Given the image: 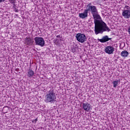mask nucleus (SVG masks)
Listing matches in <instances>:
<instances>
[{
    "instance_id": "nucleus-1",
    "label": "nucleus",
    "mask_w": 130,
    "mask_h": 130,
    "mask_svg": "<svg viewBox=\"0 0 130 130\" xmlns=\"http://www.w3.org/2000/svg\"><path fill=\"white\" fill-rule=\"evenodd\" d=\"M93 19L95 25L94 32L96 35L102 34L103 32H109L111 30L107 26V24L101 19V17H93Z\"/></svg>"
},
{
    "instance_id": "nucleus-2",
    "label": "nucleus",
    "mask_w": 130,
    "mask_h": 130,
    "mask_svg": "<svg viewBox=\"0 0 130 130\" xmlns=\"http://www.w3.org/2000/svg\"><path fill=\"white\" fill-rule=\"evenodd\" d=\"M88 11H90L91 12L93 17H100L96 7L90 5L86 6V9L84 10L83 13L79 14V17H88Z\"/></svg>"
},
{
    "instance_id": "nucleus-3",
    "label": "nucleus",
    "mask_w": 130,
    "mask_h": 130,
    "mask_svg": "<svg viewBox=\"0 0 130 130\" xmlns=\"http://www.w3.org/2000/svg\"><path fill=\"white\" fill-rule=\"evenodd\" d=\"M46 103H54L56 101V96L53 89H51L45 95L44 100Z\"/></svg>"
},
{
    "instance_id": "nucleus-4",
    "label": "nucleus",
    "mask_w": 130,
    "mask_h": 130,
    "mask_svg": "<svg viewBox=\"0 0 130 130\" xmlns=\"http://www.w3.org/2000/svg\"><path fill=\"white\" fill-rule=\"evenodd\" d=\"M77 41L80 42V43H84L85 41H87V38L84 34L78 33L76 36Z\"/></svg>"
},
{
    "instance_id": "nucleus-5",
    "label": "nucleus",
    "mask_w": 130,
    "mask_h": 130,
    "mask_svg": "<svg viewBox=\"0 0 130 130\" xmlns=\"http://www.w3.org/2000/svg\"><path fill=\"white\" fill-rule=\"evenodd\" d=\"M35 41L36 45H39V46H41V47H43L45 45V41L43 38L36 37L35 38Z\"/></svg>"
},
{
    "instance_id": "nucleus-6",
    "label": "nucleus",
    "mask_w": 130,
    "mask_h": 130,
    "mask_svg": "<svg viewBox=\"0 0 130 130\" xmlns=\"http://www.w3.org/2000/svg\"><path fill=\"white\" fill-rule=\"evenodd\" d=\"M105 52L108 54H113L114 52V47L112 46H108L105 48Z\"/></svg>"
},
{
    "instance_id": "nucleus-7",
    "label": "nucleus",
    "mask_w": 130,
    "mask_h": 130,
    "mask_svg": "<svg viewBox=\"0 0 130 130\" xmlns=\"http://www.w3.org/2000/svg\"><path fill=\"white\" fill-rule=\"evenodd\" d=\"M125 10H124L122 13V15L123 17H130V7L129 6H125Z\"/></svg>"
},
{
    "instance_id": "nucleus-8",
    "label": "nucleus",
    "mask_w": 130,
    "mask_h": 130,
    "mask_svg": "<svg viewBox=\"0 0 130 130\" xmlns=\"http://www.w3.org/2000/svg\"><path fill=\"white\" fill-rule=\"evenodd\" d=\"M83 108L84 110L85 111H89L90 109H91V105H90L89 103H83Z\"/></svg>"
},
{
    "instance_id": "nucleus-9",
    "label": "nucleus",
    "mask_w": 130,
    "mask_h": 130,
    "mask_svg": "<svg viewBox=\"0 0 130 130\" xmlns=\"http://www.w3.org/2000/svg\"><path fill=\"white\" fill-rule=\"evenodd\" d=\"M100 42H102V43H104L105 42H107V41H109V40H111V38H108V36H105L103 37L102 39L99 40Z\"/></svg>"
},
{
    "instance_id": "nucleus-10",
    "label": "nucleus",
    "mask_w": 130,
    "mask_h": 130,
    "mask_svg": "<svg viewBox=\"0 0 130 130\" xmlns=\"http://www.w3.org/2000/svg\"><path fill=\"white\" fill-rule=\"evenodd\" d=\"M25 41V44H27V45H32V44H33V42H34V41L30 38H26Z\"/></svg>"
},
{
    "instance_id": "nucleus-11",
    "label": "nucleus",
    "mask_w": 130,
    "mask_h": 130,
    "mask_svg": "<svg viewBox=\"0 0 130 130\" xmlns=\"http://www.w3.org/2000/svg\"><path fill=\"white\" fill-rule=\"evenodd\" d=\"M27 76L28 78H33V76H34V71H33L32 70H31L30 69H29L27 71Z\"/></svg>"
},
{
    "instance_id": "nucleus-12",
    "label": "nucleus",
    "mask_w": 130,
    "mask_h": 130,
    "mask_svg": "<svg viewBox=\"0 0 130 130\" xmlns=\"http://www.w3.org/2000/svg\"><path fill=\"white\" fill-rule=\"evenodd\" d=\"M128 55V52L127 51H123L121 53V56L122 57H126Z\"/></svg>"
},
{
    "instance_id": "nucleus-13",
    "label": "nucleus",
    "mask_w": 130,
    "mask_h": 130,
    "mask_svg": "<svg viewBox=\"0 0 130 130\" xmlns=\"http://www.w3.org/2000/svg\"><path fill=\"white\" fill-rule=\"evenodd\" d=\"M118 84V80L114 81L113 82V87L114 88H116L117 86V85Z\"/></svg>"
},
{
    "instance_id": "nucleus-14",
    "label": "nucleus",
    "mask_w": 130,
    "mask_h": 130,
    "mask_svg": "<svg viewBox=\"0 0 130 130\" xmlns=\"http://www.w3.org/2000/svg\"><path fill=\"white\" fill-rule=\"evenodd\" d=\"M76 49H77V47H74L72 48V52H76Z\"/></svg>"
},
{
    "instance_id": "nucleus-15",
    "label": "nucleus",
    "mask_w": 130,
    "mask_h": 130,
    "mask_svg": "<svg viewBox=\"0 0 130 130\" xmlns=\"http://www.w3.org/2000/svg\"><path fill=\"white\" fill-rule=\"evenodd\" d=\"M37 120H38V119L36 118V119L32 120V122H34L35 123H36V122H37Z\"/></svg>"
},
{
    "instance_id": "nucleus-16",
    "label": "nucleus",
    "mask_w": 130,
    "mask_h": 130,
    "mask_svg": "<svg viewBox=\"0 0 130 130\" xmlns=\"http://www.w3.org/2000/svg\"><path fill=\"white\" fill-rule=\"evenodd\" d=\"M128 33H129V35H130V26L128 28Z\"/></svg>"
},
{
    "instance_id": "nucleus-17",
    "label": "nucleus",
    "mask_w": 130,
    "mask_h": 130,
    "mask_svg": "<svg viewBox=\"0 0 130 130\" xmlns=\"http://www.w3.org/2000/svg\"><path fill=\"white\" fill-rule=\"evenodd\" d=\"M6 0H0V3H3V2H5Z\"/></svg>"
},
{
    "instance_id": "nucleus-18",
    "label": "nucleus",
    "mask_w": 130,
    "mask_h": 130,
    "mask_svg": "<svg viewBox=\"0 0 130 130\" xmlns=\"http://www.w3.org/2000/svg\"><path fill=\"white\" fill-rule=\"evenodd\" d=\"M10 2H15V0H9Z\"/></svg>"
},
{
    "instance_id": "nucleus-19",
    "label": "nucleus",
    "mask_w": 130,
    "mask_h": 130,
    "mask_svg": "<svg viewBox=\"0 0 130 130\" xmlns=\"http://www.w3.org/2000/svg\"><path fill=\"white\" fill-rule=\"evenodd\" d=\"M81 18H82V19H85V17H81Z\"/></svg>"
},
{
    "instance_id": "nucleus-20",
    "label": "nucleus",
    "mask_w": 130,
    "mask_h": 130,
    "mask_svg": "<svg viewBox=\"0 0 130 130\" xmlns=\"http://www.w3.org/2000/svg\"><path fill=\"white\" fill-rule=\"evenodd\" d=\"M91 4L89 3L88 5H87V6H91Z\"/></svg>"
},
{
    "instance_id": "nucleus-21",
    "label": "nucleus",
    "mask_w": 130,
    "mask_h": 130,
    "mask_svg": "<svg viewBox=\"0 0 130 130\" xmlns=\"http://www.w3.org/2000/svg\"><path fill=\"white\" fill-rule=\"evenodd\" d=\"M126 19H128V18H129V17H125Z\"/></svg>"
},
{
    "instance_id": "nucleus-22",
    "label": "nucleus",
    "mask_w": 130,
    "mask_h": 130,
    "mask_svg": "<svg viewBox=\"0 0 130 130\" xmlns=\"http://www.w3.org/2000/svg\"><path fill=\"white\" fill-rule=\"evenodd\" d=\"M57 37L59 38L60 37L59 35L57 36Z\"/></svg>"
}]
</instances>
